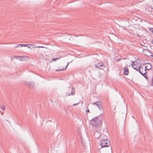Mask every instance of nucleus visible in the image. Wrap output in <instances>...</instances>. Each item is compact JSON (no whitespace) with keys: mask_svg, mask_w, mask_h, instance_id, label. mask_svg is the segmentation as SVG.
I'll use <instances>...</instances> for the list:
<instances>
[{"mask_svg":"<svg viewBox=\"0 0 153 153\" xmlns=\"http://www.w3.org/2000/svg\"><path fill=\"white\" fill-rule=\"evenodd\" d=\"M102 117L101 116L96 117L90 120L91 125L94 127H97L100 126L101 124Z\"/></svg>","mask_w":153,"mask_h":153,"instance_id":"1","label":"nucleus"},{"mask_svg":"<svg viewBox=\"0 0 153 153\" xmlns=\"http://www.w3.org/2000/svg\"><path fill=\"white\" fill-rule=\"evenodd\" d=\"M133 68L135 69H136L137 71H139V72L142 75H143V76H144V77L146 78V79H147V77L145 76L146 75V72L145 71V70H144L143 72H142L141 71V69H143V68L140 67V65H138L137 66H132Z\"/></svg>","mask_w":153,"mask_h":153,"instance_id":"2","label":"nucleus"},{"mask_svg":"<svg viewBox=\"0 0 153 153\" xmlns=\"http://www.w3.org/2000/svg\"><path fill=\"white\" fill-rule=\"evenodd\" d=\"M110 144V142L107 139H102L101 142V148L108 147Z\"/></svg>","mask_w":153,"mask_h":153,"instance_id":"3","label":"nucleus"},{"mask_svg":"<svg viewBox=\"0 0 153 153\" xmlns=\"http://www.w3.org/2000/svg\"><path fill=\"white\" fill-rule=\"evenodd\" d=\"M93 105H96L100 111L102 110V103L100 101L92 103Z\"/></svg>","mask_w":153,"mask_h":153,"instance_id":"4","label":"nucleus"},{"mask_svg":"<svg viewBox=\"0 0 153 153\" xmlns=\"http://www.w3.org/2000/svg\"><path fill=\"white\" fill-rule=\"evenodd\" d=\"M95 67L97 68L102 69L104 67V65L102 63H99L95 65Z\"/></svg>","mask_w":153,"mask_h":153,"instance_id":"5","label":"nucleus"},{"mask_svg":"<svg viewBox=\"0 0 153 153\" xmlns=\"http://www.w3.org/2000/svg\"><path fill=\"white\" fill-rule=\"evenodd\" d=\"M20 57L22 58L19 59V60L20 61H28L29 59V57L26 56H20Z\"/></svg>","mask_w":153,"mask_h":153,"instance_id":"6","label":"nucleus"},{"mask_svg":"<svg viewBox=\"0 0 153 153\" xmlns=\"http://www.w3.org/2000/svg\"><path fill=\"white\" fill-rule=\"evenodd\" d=\"M145 65L146 66L144 67L145 68L144 70H145V71H146V70H149L151 69L152 68V65L149 63H146ZM145 71L146 72V71Z\"/></svg>","mask_w":153,"mask_h":153,"instance_id":"7","label":"nucleus"},{"mask_svg":"<svg viewBox=\"0 0 153 153\" xmlns=\"http://www.w3.org/2000/svg\"><path fill=\"white\" fill-rule=\"evenodd\" d=\"M27 85L29 88L31 89L34 86L35 84L33 82H28L27 84Z\"/></svg>","mask_w":153,"mask_h":153,"instance_id":"8","label":"nucleus"},{"mask_svg":"<svg viewBox=\"0 0 153 153\" xmlns=\"http://www.w3.org/2000/svg\"><path fill=\"white\" fill-rule=\"evenodd\" d=\"M143 52L144 53V54L145 55L147 56H151V55L150 54V52L149 51H148L146 50H143Z\"/></svg>","mask_w":153,"mask_h":153,"instance_id":"9","label":"nucleus"},{"mask_svg":"<svg viewBox=\"0 0 153 153\" xmlns=\"http://www.w3.org/2000/svg\"><path fill=\"white\" fill-rule=\"evenodd\" d=\"M123 74L124 75H127L128 74V69L127 68L124 67V68Z\"/></svg>","mask_w":153,"mask_h":153,"instance_id":"10","label":"nucleus"},{"mask_svg":"<svg viewBox=\"0 0 153 153\" xmlns=\"http://www.w3.org/2000/svg\"><path fill=\"white\" fill-rule=\"evenodd\" d=\"M29 45L31 46V49H32L33 48H44L45 47L42 46H35V45H34L33 44H29Z\"/></svg>","mask_w":153,"mask_h":153,"instance_id":"11","label":"nucleus"},{"mask_svg":"<svg viewBox=\"0 0 153 153\" xmlns=\"http://www.w3.org/2000/svg\"><path fill=\"white\" fill-rule=\"evenodd\" d=\"M75 89L72 88L71 89V91L70 93L68 94V96H70L71 95H74L75 93Z\"/></svg>","mask_w":153,"mask_h":153,"instance_id":"12","label":"nucleus"},{"mask_svg":"<svg viewBox=\"0 0 153 153\" xmlns=\"http://www.w3.org/2000/svg\"><path fill=\"white\" fill-rule=\"evenodd\" d=\"M138 65H140L137 62L134 61L132 62V63L131 64V66L132 67L137 66Z\"/></svg>","mask_w":153,"mask_h":153,"instance_id":"13","label":"nucleus"},{"mask_svg":"<svg viewBox=\"0 0 153 153\" xmlns=\"http://www.w3.org/2000/svg\"><path fill=\"white\" fill-rule=\"evenodd\" d=\"M27 45H29V44H19L17 46H16L15 48H17L20 46L21 47H26L27 46Z\"/></svg>","mask_w":153,"mask_h":153,"instance_id":"14","label":"nucleus"},{"mask_svg":"<svg viewBox=\"0 0 153 153\" xmlns=\"http://www.w3.org/2000/svg\"><path fill=\"white\" fill-rule=\"evenodd\" d=\"M68 64H69V62H68V64L65 67V68L64 69H59L58 70H57V69H56V71H62V70H65L66 69V68L68 66Z\"/></svg>","mask_w":153,"mask_h":153,"instance_id":"15","label":"nucleus"},{"mask_svg":"<svg viewBox=\"0 0 153 153\" xmlns=\"http://www.w3.org/2000/svg\"><path fill=\"white\" fill-rule=\"evenodd\" d=\"M60 58H60H56V59L52 58V59H51V62H52V61H56V60L59 59Z\"/></svg>","mask_w":153,"mask_h":153,"instance_id":"16","label":"nucleus"},{"mask_svg":"<svg viewBox=\"0 0 153 153\" xmlns=\"http://www.w3.org/2000/svg\"><path fill=\"white\" fill-rule=\"evenodd\" d=\"M14 57L15 59H19V57H20V56H15Z\"/></svg>","mask_w":153,"mask_h":153,"instance_id":"17","label":"nucleus"},{"mask_svg":"<svg viewBox=\"0 0 153 153\" xmlns=\"http://www.w3.org/2000/svg\"><path fill=\"white\" fill-rule=\"evenodd\" d=\"M1 109H2L3 110L5 109V107L4 106H2L1 107Z\"/></svg>","mask_w":153,"mask_h":153,"instance_id":"18","label":"nucleus"},{"mask_svg":"<svg viewBox=\"0 0 153 153\" xmlns=\"http://www.w3.org/2000/svg\"><path fill=\"white\" fill-rule=\"evenodd\" d=\"M79 103H76L74 104L73 105H74V106H75V105H78L79 104Z\"/></svg>","mask_w":153,"mask_h":153,"instance_id":"19","label":"nucleus"},{"mask_svg":"<svg viewBox=\"0 0 153 153\" xmlns=\"http://www.w3.org/2000/svg\"><path fill=\"white\" fill-rule=\"evenodd\" d=\"M28 48L29 49H31V46H28V45H27V46Z\"/></svg>","mask_w":153,"mask_h":153,"instance_id":"20","label":"nucleus"},{"mask_svg":"<svg viewBox=\"0 0 153 153\" xmlns=\"http://www.w3.org/2000/svg\"><path fill=\"white\" fill-rule=\"evenodd\" d=\"M145 70H143V69H141V71L142 72H144V71Z\"/></svg>","mask_w":153,"mask_h":153,"instance_id":"21","label":"nucleus"},{"mask_svg":"<svg viewBox=\"0 0 153 153\" xmlns=\"http://www.w3.org/2000/svg\"><path fill=\"white\" fill-rule=\"evenodd\" d=\"M96 133H98H98H98V132L96 131L95 132H94V135H95V134H96Z\"/></svg>","mask_w":153,"mask_h":153,"instance_id":"22","label":"nucleus"},{"mask_svg":"<svg viewBox=\"0 0 153 153\" xmlns=\"http://www.w3.org/2000/svg\"><path fill=\"white\" fill-rule=\"evenodd\" d=\"M87 112H90L89 111L88 109L87 110Z\"/></svg>","mask_w":153,"mask_h":153,"instance_id":"23","label":"nucleus"},{"mask_svg":"<svg viewBox=\"0 0 153 153\" xmlns=\"http://www.w3.org/2000/svg\"><path fill=\"white\" fill-rule=\"evenodd\" d=\"M120 58L119 59H118L117 60V61H120Z\"/></svg>","mask_w":153,"mask_h":153,"instance_id":"24","label":"nucleus"},{"mask_svg":"<svg viewBox=\"0 0 153 153\" xmlns=\"http://www.w3.org/2000/svg\"><path fill=\"white\" fill-rule=\"evenodd\" d=\"M152 32L153 33V28H152Z\"/></svg>","mask_w":153,"mask_h":153,"instance_id":"25","label":"nucleus"},{"mask_svg":"<svg viewBox=\"0 0 153 153\" xmlns=\"http://www.w3.org/2000/svg\"><path fill=\"white\" fill-rule=\"evenodd\" d=\"M137 36H139V37H140V36H139V35H138V34H137Z\"/></svg>","mask_w":153,"mask_h":153,"instance_id":"26","label":"nucleus"},{"mask_svg":"<svg viewBox=\"0 0 153 153\" xmlns=\"http://www.w3.org/2000/svg\"><path fill=\"white\" fill-rule=\"evenodd\" d=\"M152 84H153V81H152Z\"/></svg>","mask_w":153,"mask_h":153,"instance_id":"27","label":"nucleus"},{"mask_svg":"<svg viewBox=\"0 0 153 153\" xmlns=\"http://www.w3.org/2000/svg\"><path fill=\"white\" fill-rule=\"evenodd\" d=\"M111 151L112 152L111 148Z\"/></svg>","mask_w":153,"mask_h":153,"instance_id":"28","label":"nucleus"},{"mask_svg":"<svg viewBox=\"0 0 153 153\" xmlns=\"http://www.w3.org/2000/svg\"><path fill=\"white\" fill-rule=\"evenodd\" d=\"M152 81H153V80H152Z\"/></svg>","mask_w":153,"mask_h":153,"instance_id":"29","label":"nucleus"}]
</instances>
